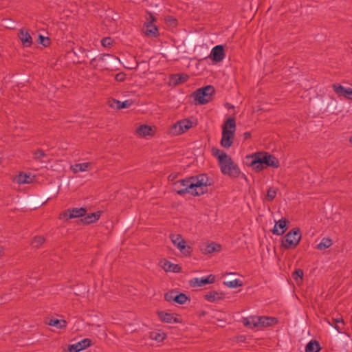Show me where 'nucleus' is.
I'll return each instance as SVG.
<instances>
[{
    "instance_id": "1a4fd4ad",
    "label": "nucleus",
    "mask_w": 352,
    "mask_h": 352,
    "mask_svg": "<svg viewBox=\"0 0 352 352\" xmlns=\"http://www.w3.org/2000/svg\"><path fill=\"white\" fill-rule=\"evenodd\" d=\"M170 239L173 244L184 256H188L190 254V247L186 245V242L179 234H171Z\"/></svg>"
},
{
    "instance_id": "b1692460",
    "label": "nucleus",
    "mask_w": 352,
    "mask_h": 352,
    "mask_svg": "<svg viewBox=\"0 0 352 352\" xmlns=\"http://www.w3.org/2000/svg\"><path fill=\"white\" fill-rule=\"evenodd\" d=\"M224 293L221 291H210L204 296L205 299L210 302L221 300L224 298Z\"/></svg>"
},
{
    "instance_id": "f704fd0d",
    "label": "nucleus",
    "mask_w": 352,
    "mask_h": 352,
    "mask_svg": "<svg viewBox=\"0 0 352 352\" xmlns=\"http://www.w3.org/2000/svg\"><path fill=\"white\" fill-rule=\"evenodd\" d=\"M223 285L229 288H236L242 285V282L239 279H234L230 281L223 282Z\"/></svg>"
},
{
    "instance_id": "aec40b11",
    "label": "nucleus",
    "mask_w": 352,
    "mask_h": 352,
    "mask_svg": "<svg viewBox=\"0 0 352 352\" xmlns=\"http://www.w3.org/2000/svg\"><path fill=\"white\" fill-rule=\"evenodd\" d=\"M34 180V177L31 173L24 172L20 173L13 179V182L19 185L31 184Z\"/></svg>"
},
{
    "instance_id": "79ce46f5",
    "label": "nucleus",
    "mask_w": 352,
    "mask_h": 352,
    "mask_svg": "<svg viewBox=\"0 0 352 352\" xmlns=\"http://www.w3.org/2000/svg\"><path fill=\"white\" fill-rule=\"evenodd\" d=\"M173 78L175 79V83L178 84L185 82L186 80L187 76L182 75H175L173 77Z\"/></svg>"
},
{
    "instance_id": "473e14b6",
    "label": "nucleus",
    "mask_w": 352,
    "mask_h": 352,
    "mask_svg": "<svg viewBox=\"0 0 352 352\" xmlns=\"http://www.w3.org/2000/svg\"><path fill=\"white\" fill-rule=\"evenodd\" d=\"M305 351L306 352H318L319 344L316 341L311 340L307 344Z\"/></svg>"
},
{
    "instance_id": "c9c22d12",
    "label": "nucleus",
    "mask_w": 352,
    "mask_h": 352,
    "mask_svg": "<svg viewBox=\"0 0 352 352\" xmlns=\"http://www.w3.org/2000/svg\"><path fill=\"white\" fill-rule=\"evenodd\" d=\"M187 300L188 297L186 294L177 292V295L175 296V302L179 305H184Z\"/></svg>"
},
{
    "instance_id": "f03ea898",
    "label": "nucleus",
    "mask_w": 352,
    "mask_h": 352,
    "mask_svg": "<svg viewBox=\"0 0 352 352\" xmlns=\"http://www.w3.org/2000/svg\"><path fill=\"white\" fill-rule=\"evenodd\" d=\"M212 155L217 158L221 173L231 177H239L241 171L236 164L223 151L217 148H212Z\"/></svg>"
},
{
    "instance_id": "ddd939ff",
    "label": "nucleus",
    "mask_w": 352,
    "mask_h": 352,
    "mask_svg": "<svg viewBox=\"0 0 352 352\" xmlns=\"http://www.w3.org/2000/svg\"><path fill=\"white\" fill-rule=\"evenodd\" d=\"M86 211L83 208H72L65 210L60 216L63 220H69L70 219L83 217Z\"/></svg>"
},
{
    "instance_id": "f3484780",
    "label": "nucleus",
    "mask_w": 352,
    "mask_h": 352,
    "mask_svg": "<svg viewBox=\"0 0 352 352\" xmlns=\"http://www.w3.org/2000/svg\"><path fill=\"white\" fill-rule=\"evenodd\" d=\"M221 250V245L219 243H204L200 245V250L204 254H210L214 252H219Z\"/></svg>"
},
{
    "instance_id": "7c9ffc66",
    "label": "nucleus",
    "mask_w": 352,
    "mask_h": 352,
    "mask_svg": "<svg viewBox=\"0 0 352 352\" xmlns=\"http://www.w3.org/2000/svg\"><path fill=\"white\" fill-rule=\"evenodd\" d=\"M48 324L61 329L66 327L67 322L65 320L52 318L48 322Z\"/></svg>"
},
{
    "instance_id": "f257e3e1",
    "label": "nucleus",
    "mask_w": 352,
    "mask_h": 352,
    "mask_svg": "<svg viewBox=\"0 0 352 352\" xmlns=\"http://www.w3.org/2000/svg\"><path fill=\"white\" fill-rule=\"evenodd\" d=\"M210 185V182L208 176L201 174L175 182L173 190L181 195L188 193L192 196H199L207 192L208 186Z\"/></svg>"
},
{
    "instance_id": "72a5a7b5",
    "label": "nucleus",
    "mask_w": 352,
    "mask_h": 352,
    "mask_svg": "<svg viewBox=\"0 0 352 352\" xmlns=\"http://www.w3.org/2000/svg\"><path fill=\"white\" fill-rule=\"evenodd\" d=\"M45 242V239L42 236H36L33 238L31 245L33 248H38Z\"/></svg>"
},
{
    "instance_id": "6e6552de",
    "label": "nucleus",
    "mask_w": 352,
    "mask_h": 352,
    "mask_svg": "<svg viewBox=\"0 0 352 352\" xmlns=\"http://www.w3.org/2000/svg\"><path fill=\"white\" fill-rule=\"evenodd\" d=\"M156 19L151 13H148L144 24L143 32L145 36L150 38H157L160 35L159 30L155 24Z\"/></svg>"
},
{
    "instance_id": "2f4dec72",
    "label": "nucleus",
    "mask_w": 352,
    "mask_h": 352,
    "mask_svg": "<svg viewBox=\"0 0 352 352\" xmlns=\"http://www.w3.org/2000/svg\"><path fill=\"white\" fill-rule=\"evenodd\" d=\"M113 102L116 104V108L118 109L129 108L133 104V101L132 100H126L122 102L113 100Z\"/></svg>"
},
{
    "instance_id": "6ab92c4d",
    "label": "nucleus",
    "mask_w": 352,
    "mask_h": 352,
    "mask_svg": "<svg viewBox=\"0 0 352 352\" xmlns=\"http://www.w3.org/2000/svg\"><path fill=\"white\" fill-rule=\"evenodd\" d=\"M91 344L89 339L85 338L68 346L67 352H79L89 347Z\"/></svg>"
},
{
    "instance_id": "20e7f679",
    "label": "nucleus",
    "mask_w": 352,
    "mask_h": 352,
    "mask_svg": "<svg viewBox=\"0 0 352 352\" xmlns=\"http://www.w3.org/2000/svg\"><path fill=\"white\" fill-rule=\"evenodd\" d=\"M242 322L244 326L253 329L271 326L276 322V319L274 318L253 316L244 318Z\"/></svg>"
},
{
    "instance_id": "a18cd8bd",
    "label": "nucleus",
    "mask_w": 352,
    "mask_h": 352,
    "mask_svg": "<svg viewBox=\"0 0 352 352\" xmlns=\"http://www.w3.org/2000/svg\"><path fill=\"white\" fill-rule=\"evenodd\" d=\"M4 253V249L3 247H0V256H1Z\"/></svg>"
},
{
    "instance_id": "7ed1b4c3",
    "label": "nucleus",
    "mask_w": 352,
    "mask_h": 352,
    "mask_svg": "<svg viewBox=\"0 0 352 352\" xmlns=\"http://www.w3.org/2000/svg\"><path fill=\"white\" fill-rule=\"evenodd\" d=\"M236 131V123L234 118H228L222 125V137L220 144L225 148H229L233 144Z\"/></svg>"
},
{
    "instance_id": "49530a36",
    "label": "nucleus",
    "mask_w": 352,
    "mask_h": 352,
    "mask_svg": "<svg viewBox=\"0 0 352 352\" xmlns=\"http://www.w3.org/2000/svg\"><path fill=\"white\" fill-rule=\"evenodd\" d=\"M244 136H245V138H248L250 136V133L246 132L244 133Z\"/></svg>"
},
{
    "instance_id": "58836bf2",
    "label": "nucleus",
    "mask_w": 352,
    "mask_h": 352,
    "mask_svg": "<svg viewBox=\"0 0 352 352\" xmlns=\"http://www.w3.org/2000/svg\"><path fill=\"white\" fill-rule=\"evenodd\" d=\"M114 43V41L111 37H105L101 40V44L104 47H109Z\"/></svg>"
},
{
    "instance_id": "c756f323",
    "label": "nucleus",
    "mask_w": 352,
    "mask_h": 352,
    "mask_svg": "<svg viewBox=\"0 0 352 352\" xmlns=\"http://www.w3.org/2000/svg\"><path fill=\"white\" fill-rule=\"evenodd\" d=\"M333 245V242L329 238H323L321 241L317 245L316 248L318 250L322 251L329 248H330Z\"/></svg>"
},
{
    "instance_id": "9b49d317",
    "label": "nucleus",
    "mask_w": 352,
    "mask_h": 352,
    "mask_svg": "<svg viewBox=\"0 0 352 352\" xmlns=\"http://www.w3.org/2000/svg\"><path fill=\"white\" fill-rule=\"evenodd\" d=\"M157 314L160 320L163 322L168 324L182 323V319L178 314L164 311H158Z\"/></svg>"
},
{
    "instance_id": "a878e982",
    "label": "nucleus",
    "mask_w": 352,
    "mask_h": 352,
    "mask_svg": "<svg viewBox=\"0 0 352 352\" xmlns=\"http://www.w3.org/2000/svg\"><path fill=\"white\" fill-rule=\"evenodd\" d=\"M101 212L97 211L95 212L85 214L81 219V221L85 224H90L97 221L100 217Z\"/></svg>"
},
{
    "instance_id": "5701e85b",
    "label": "nucleus",
    "mask_w": 352,
    "mask_h": 352,
    "mask_svg": "<svg viewBox=\"0 0 352 352\" xmlns=\"http://www.w3.org/2000/svg\"><path fill=\"white\" fill-rule=\"evenodd\" d=\"M70 169L74 173L87 172L92 169V164L90 162L75 164L71 165Z\"/></svg>"
},
{
    "instance_id": "dca6fc26",
    "label": "nucleus",
    "mask_w": 352,
    "mask_h": 352,
    "mask_svg": "<svg viewBox=\"0 0 352 352\" xmlns=\"http://www.w3.org/2000/svg\"><path fill=\"white\" fill-rule=\"evenodd\" d=\"M333 89L339 97L352 100V88L334 84L333 85Z\"/></svg>"
},
{
    "instance_id": "bb28decb",
    "label": "nucleus",
    "mask_w": 352,
    "mask_h": 352,
    "mask_svg": "<svg viewBox=\"0 0 352 352\" xmlns=\"http://www.w3.org/2000/svg\"><path fill=\"white\" fill-rule=\"evenodd\" d=\"M329 324L337 330L338 333H342L344 328V322L342 318H333L327 321Z\"/></svg>"
},
{
    "instance_id": "de8ad7c7",
    "label": "nucleus",
    "mask_w": 352,
    "mask_h": 352,
    "mask_svg": "<svg viewBox=\"0 0 352 352\" xmlns=\"http://www.w3.org/2000/svg\"><path fill=\"white\" fill-rule=\"evenodd\" d=\"M350 142L352 143V137L350 138Z\"/></svg>"
},
{
    "instance_id": "cd10ccee",
    "label": "nucleus",
    "mask_w": 352,
    "mask_h": 352,
    "mask_svg": "<svg viewBox=\"0 0 352 352\" xmlns=\"http://www.w3.org/2000/svg\"><path fill=\"white\" fill-rule=\"evenodd\" d=\"M162 267L166 272H179L181 270L178 265L166 260L162 262Z\"/></svg>"
},
{
    "instance_id": "c85d7f7f",
    "label": "nucleus",
    "mask_w": 352,
    "mask_h": 352,
    "mask_svg": "<svg viewBox=\"0 0 352 352\" xmlns=\"http://www.w3.org/2000/svg\"><path fill=\"white\" fill-rule=\"evenodd\" d=\"M150 338L151 340H155L158 342H162L166 338V334L161 330H156L151 332Z\"/></svg>"
},
{
    "instance_id": "37998d69",
    "label": "nucleus",
    "mask_w": 352,
    "mask_h": 352,
    "mask_svg": "<svg viewBox=\"0 0 352 352\" xmlns=\"http://www.w3.org/2000/svg\"><path fill=\"white\" fill-rule=\"evenodd\" d=\"M126 78V75L124 73H119V74H117L115 76V79L118 81V82H122L125 80Z\"/></svg>"
},
{
    "instance_id": "4be33fe9",
    "label": "nucleus",
    "mask_w": 352,
    "mask_h": 352,
    "mask_svg": "<svg viewBox=\"0 0 352 352\" xmlns=\"http://www.w3.org/2000/svg\"><path fill=\"white\" fill-rule=\"evenodd\" d=\"M287 230V220L281 219L276 221L272 232L274 234L280 236L285 233Z\"/></svg>"
},
{
    "instance_id": "9d476101",
    "label": "nucleus",
    "mask_w": 352,
    "mask_h": 352,
    "mask_svg": "<svg viewBox=\"0 0 352 352\" xmlns=\"http://www.w3.org/2000/svg\"><path fill=\"white\" fill-rule=\"evenodd\" d=\"M156 131V126L142 124L136 128L135 134L139 138L148 139L155 135Z\"/></svg>"
},
{
    "instance_id": "a19ab883",
    "label": "nucleus",
    "mask_w": 352,
    "mask_h": 352,
    "mask_svg": "<svg viewBox=\"0 0 352 352\" xmlns=\"http://www.w3.org/2000/svg\"><path fill=\"white\" fill-rule=\"evenodd\" d=\"M39 43L43 46L47 47L50 45V41L48 37H45L42 35H39Z\"/></svg>"
},
{
    "instance_id": "423d86ee",
    "label": "nucleus",
    "mask_w": 352,
    "mask_h": 352,
    "mask_svg": "<svg viewBox=\"0 0 352 352\" xmlns=\"http://www.w3.org/2000/svg\"><path fill=\"white\" fill-rule=\"evenodd\" d=\"M197 125V122L193 119H184L177 122L170 129V133L173 135H179L184 133L191 128Z\"/></svg>"
},
{
    "instance_id": "4c0bfd02",
    "label": "nucleus",
    "mask_w": 352,
    "mask_h": 352,
    "mask_svg": "<svg viewBox=\"0 0 352 352\" xmlns=\"http://www.w3.org/2000/svg\"><path fill=\"white\" fill-rule=\"evenodd\" d=\"M177 292L173 290L167 292L164 296L165 300L169 302H175V296L177 295Z\"/></svg>"
},
{
    "instance_id": "2eb2a0df",
    "label": "nucleus",
    "mask_w": 352,
    "mask_h": 352,
    "mask_svg": "<svg viewBox=\"0 0 352 352\" xmlns=\"http://www.w3.org/2000/svg\"><path fill=\"white\" fill-rule=\"evenodd\" d=\"M215 281V276L210 274L201 278H194L190 280V285L193 287H201L207 284L213 283Z\"/></svg>"
},
{
    "instance_id": "a211bd4d",
    "label": "nucleus",
    "mask_w": 352,
    "mask_h": 352,
    "mask_svg": "<svg viewBox=\"0 0 352 352\" xmlns=\"http://www.w3.org/2000/svg\"><path fill=\"white\" fill-rule=\"evenodd\" d=\"M226 56L223 45L214 46L210 52V58L215 62L222 61Z\"/></svg>"
},
{
    "instance_id": "39448f33",
    "label": "nucleus",
    "mask_w": 352,
    "mask_h": 352,
    "mask_svg": "<svg viewBox=\"0 0 352 352\" xmlns=\"http://www.w3.org/2000/svg\"><path fill=\"white\" fill-rule=\"evenodd\" d=\"M302 234L300 228H295L288 232L281 241V245L286 249L295 248L300 243Z\"/></svg>"
},
{
    "instance_id": "ea45409f",
    "label": "nucleus",
    "mask_w": 352,
    "mask_h": 352,
    "mask_svg": "<svg viewBox=\"0 0 352 352\" xmlns=\"http://www.w3.org/2000/svg\"><path fill=\"white\" fill-rule=\"evenodd\" d=\"M277 190L274 188H270L267 193V199L269 201L273 200L276 195Z\"/></svg>"
},
{
    "instance_id": "c03bdc74",
    "label": "nucleus",
    "mask_w": 352,
    "mask_h": 352,
    "mask_svg": "<svg viewBox=\"0 0 352 352\" xmlns=\"http://www.w3.org/2000/svg\"><path fill=\"white\" fill-rule=\"evenodd\" d=\"M44 156V152L42 150H38L34 152V158H41Z\"/></svg>"
},
{
    "instance_id": "393cba45",
    "label": "nucleus",
    "mask_w": 352,
    "mask_h": 352,
    "mask_svg": "<svg viewBox=\"0 0 352 352\" xmlns=\"http://www.w3.org/2000/svg\"><path fill=\"white\" fill-rule=\"evenodd\" d=\"M18 36L24 47H28L31 46L32 39L30 34L27 31L21 29Z\"/></svg>"
},
{
    "instance_id": "f8f14e48",
    "label": "nucleus",
    "mask_w": 352,
    "mask_h": 352,
    "mask_svg": "<svg viewBox=\"0 0 352 352\" xmlns=\"http://www.w3.org/2000/svg\"><path fill=\"white\" fill-rule=\"evenodd\" d=\"M99 61L100 62V67L104 69L113 70L115 68V65L111 64V63H120V59L116 57L111 56L110 54H103L99 58Z\"/></svg>"
},
{
    "instance_id": "0eeeda50",
    "label": "nucleus",
    "mask_w": 352,
    "mask_h": 352,
    "mask_svg": "<svg viewBox=\"0 0 352 352\" xmlns=\"http://www.w3.org/2000/svg\"><path fill=\"white\" fill-rule=\"evenodd\" d=\"M214 92V89L210 85L197 89L193 94L196 104H204L208 103L211 100Z\"/></svg>"
},
{
    "instance_id": "4468645a",
    "label": "nucleus",
    "mask_w": 352,
    "mask_h": 352,
    "mask_svg": "<svg viewBox=\"0 0 352 352\" xmlns=\"http://www.w3.org/2000/svg\"><path fill=\"white\" fill-rule=\"evenodd\" d=\"M260 156H261V157L258 158V162H264L265 166H272L273 168L279 167V161L274 155L267 153L261 152Z\"/></svg>"
},
{
    "instance_id": "412c9836",
    "label": "nucleus",
    "mask_w": 352,
    "mask_h": 352,
    "mask_svg": "<svg viewBox=\"0 0 352 352\" xmlns=\"http://www.w3.org/2000/svg\"><path fill=\"white\" fill-rule=\"evenodd\" d=\"M260 157H261V156H260V153H256L251 155L247 156V159L251 160L250 165L254 170L257 171L263 170L265 166L264 162H258V158Z\"/></svg>"
},
{
    "instance_id": "e433bc0d",
    "label": "nucleus",
    "mask_w": 352,
    "mask_h": 352,
    "mask_svg": "<svg viewBox=\"0 0 352 352\" xmlns=\"http://www.w3.org/2000/svg\"><path fill=\"white\" fill-rule=\"evenodd\" d=\"M294 279L296 280V283L299 284L303 276V272L300 269H298L294 271L292 275Z\"/></svg>"
}]
</instances>
